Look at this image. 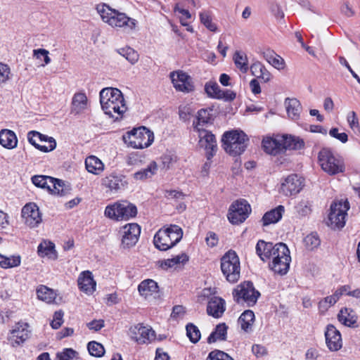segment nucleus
Returning <instances> with one entry per match:
<instances>
[{
    "mask_svg": "<svg viewBox=\"0 0 360 360\" xmlns=\"http://www.w3.org/2000/svg\"><path fill=\"white\" fill-rule=\"evenodd\" d=\"M100 103L105 114L115 120L122 118L127 110L123 94L117 88L103 89L100 91Z\"/></svg>",
    "mask_w": 360,
    "mask_h": 360,
    "instance_id": "1",
    "label": "nucleus"
},
{
    "mask_svg": "<svg viewBox=\"0 0 360 360\" xmlns=\"http://www.w3.org/2000/svg\"><path fill=\"white\" fill-rule=\"evenodd\" d=\"M96 11L103 22L112 27L125 28L132 30L136 25V20L129 18L125 13H120L105 4H98Z\"/></svg>",
    "mask_w": 360,
    "mask_h": 360,
    "instance_id": "2",
    "label": "nucleus"
},
{
    "mask_svg": "<svg viewBox=\"0 0 360 360\" xmlns=\"http://www.w3.org/2000/svg\"><path fill=\"white\" fill-rule=\"evenodd\" d=\"M183 236L182 229L177 225L160 229L155 235L153 243L158 250H167L179 243Z\"/></svg>",
    "mask_w": 360,
    "mask_h": 360,
    "instance_id": "3",
    "label": "nucleus"
},
{
    "mask_svg": "<svg viewBox=\"0 0 360 360\" xmlns=\"http://www.w3.org/2000/svg\"><path fill=\"white\" fill-rule=\"evenodd\" d=\"M248 141L247 135L240 130L226 131L222 137L224 150L232 156L242 154L247 148Z\"/></svg>",
    "mask_w": 360,
    "mask_h": 360,
    "instance_id": "4",
    "label": "nucleus"
},
{
    "mask_svg": "<svg viewBox=\"0 0 360 360\" xmlns=\"http://www.w3.org/2000/svg\"><path fill=\"white\" fill-rule=\"evenodd\" d=\"M319 162L321 169L329 175H335L345 172L342 158L334 153L329 148H323L319 153Z\"/></svg>",
    "mask_w": 360,
    "mask_h": 360,
    "instance_id": "5",
    "label": "nucleus"
},
{
    "mask_svg": "<svg viewBox=\"0 0 360 360\" xmlns=\"http://www.w3.org/2000/svg\"><path fill=\"white\" fill-rule=\"evenodd\" d=\"M124 142L134 148H144L150 146L154 141L153 133L145 127L128 131L123 136Z\"/></svg>",
    "mask_w": 360,
    "mask_h": 360,
    "instance_id": "6",
    "label": "nucleus"
},
{
    "mask_svg": "<svg viewBox=\"0 0 360 360\" xmlns=\"http://www.w3.org/2000/svg\"><path fill=\"white\" fill-rule=\"evenodd\" d=\"M291 257L287 245L283 243L274 245L273 260L270 269L276 274L285 275L288 271Z\"/></svg>",
    "mask_w": 360,
    "mask_h": 360,
    "instance_id": "7",
    "label": "nucleus"
},
{
    "mask_svg": "<svg viewBox=\"0 0 360 360\" xmlns=\"http://www.w3.org/2000/svg\"><path fill=\"white\" fill-rule=\"evenodd\" d=\"M349 209V203L347 199L334 201L330 205L328 226L333 229L343 228L346 223Z\"/></svg>",
    "mask_w": 360,
    "mask_h": 360,
    "instance_id": "8",
    "label": "nucleus"
},
{
    "mask_svg": "<svg viewBox=\"0 0 360 360\" xmlns=\"http://www.w3.org/2000/svg\"><path fill=\"white\" fill-rule=\"evenodd\" d=\"M221 269L226 280L231 283L238 281L240 278V260L234 251H228L221 259Z\"/></svg>",
    "mask_w": 360,
    "mask_h": 360,
    "instance_id": "9",
    "label": "nucleus"
},
{
    "mask_svg": "<svg viewBox=\"0 0 360 360\" xmlns=\"http://www.w3.org/2000/svg\"><path fill=\"white\" fill-rule=\"evenodd\" d=\"M234 300L237 303H246L248 307L254 306L260 296L253 283L250 281L241 283L233 291Z\"/></svg>",
    "mask_w": 360,
    "mask_h": 360,
    "instance_id": "10",
    "label": "nucleus"
},
{
    "mask_svg": "<svg viewBox=\"0 0 360 360\" xmlns=\"http://www.w3.org/2000/svg\"><path fill=\"white\" fill-rule=\"evenodd\" d=\"M250 205L245 200H236L229 207L228 219L233 224L243 223L250 213Z\"/></svg>",
    "mask_w": 360,
    "mask_h": 360,
    "instance_id": "11",
    "label": "nucleus"
},
{
    "mask_svg": "<svg viewBox=\"0 0 360 360\" xmlns=\"http://www.w3.org/2000/svg\"><path fill=\"white\" fill-rule=\"evenodd\" d=\"M128 335L138 344H148L155 339V331L152 328L141 323L131 326Z\"/></svg>",
    "mask_w": 360,
    "mask_h": 360,
    "instance_id": "12",
    "label": "nucleus"
},
{
    "mask_svg": "<svg viewBox=\"0 0 360 360\" xmlns=\"http://www.w3.org/2000/svg\"><path fill=\"white\" fill-rule=\"evenodd\" d=\"M304 186L303 179L297 174H292L283 179L281 183L279 193L290 197L300 192Z\"/></svg>",
    "mask_w": 360,
    "mask_h": 360,
    "instance_id": "13",
    "label": "nucleus"
},
{
    "mask_svg": "<svg viewBox=\"0 0 360 360\" xmlns=\"http://www.w3.org/2000/svg\"><path fill=\"white\" fill-rule=\"evenodd\" d=\"M169 77L174 89L183 93H190L194 91L195 86L193 79L187 73L179 70L170 72Z\"/></svg>",
    "mask_w": 360,
    "mask_h": 360,
    "instance_id": "14",
    "label": "nucleus"
},
{
    "mask_svg": "<svg viewBox=\"0 0 360 360\" xmlns=\"http://www.w3.org/2000/svg\"><path fill=\"white\" fill-rule=\"evenodd\" d=\"M122 246L129 248L136 245L141 233V227L135 223L126 224L121 229Z\"/></svg>",
    "mask_w": 360,
    "mask_h": 360,
    "instance_id": "15",
    "label": "nucleus"
},
{
    "mask_svg": "<svg viewBox=\"0 0 360 360\" xmlns=\"http://www.w3.org/2000/svg\"><path fill=\"white\" fill-rule=\"evenodd\" d=\"M21 214L25 223L30 228L38 226L42 221L39 209L34 202L26 204L22 209Z\"/></svg>",
    "mask_w": 360,
    "mask_h": 360,
    "instance_id": "16",
    "label": "nucleus"
},
{
    "mask_svg": "<svg viewBox=\"0 0 360 360\" xmlns=\"http://www.w3.org/2000/svg\"><path fill=\"white\" fill-rule=\"evenodd\" d=\"M198 132L199 145L207 151L208 160L212 158L217 151V141L215 136L205 129L196 130Z\"/></svg>",
    "mask_w": 360,
    "mask_h": 360,
    "instance_id": "17",
    "label": "nucleus"
},
{
    "mask_svg": "<svg viewBox=\"0 0 360 360\" xmlns=\"http://www.w3.org/2000/svg\"><path fill=\"white\" fill-rule=\"evenodd\" d=\"M326 342L330 351H338L342 347L340 333L333 325H328L325 332Z\"/></svg>",
    "mask_w": 360,
    "mask_h": 360,
    "instance_id": "18",
    "label": "nucleus"
},
{
    "mask_svg": "<svg viewBox=\"0 0 360 360\" xmlns=\"http://www.w3.org/2000/svg\"><path fill=\"white\" fill-rule=\"evenodd\" d=\"M28 324L18 323L11 331L10 340L13 347L22 344L29 338Z\"/></svg>",
    "mask_w": 360,
    "mask_h": 360,
    "instance_id": "19",
    "label": "nucleus"
},
{
    "mask_svg": "<svg viewBox=\"0 0 360 360\" xmlns=\"http://www.w3.org/2000/svg\"><path fill=\"white\" fill-rule=\"evenodd\" d=\"M77 283L79 288L87 295H91L96 290V283L89 271H82L79 274Z\"/></svg>",
    "mask_w": 360,
    "mask_h": 360,
    "instance_id": "20",
    "label": "nucleus"
},
{
    "mask_svg": "<svg viewBox=\"0 0 360 360\" xmlns=\"http://www.w3.org/2000/svg\"><path fill=\"white\" fill-rule=\"evenodd\" d=\"M102 185L111 191H117L124 188L127 185V181L124 176L112 173L102 179Z\"/></svg>",
    "mask_w": 360,
    "mask_h": 360,
    "instance_id": "21",
    "label": "nucleus"
},
{
    "mask_svg": "<svg viewBox=\"0 0 360 360\" xmlns=\"http://www.w3.org/2000/svg\"><path fill=\"white\" fill-rule=\"evenodd\" d=\"M41 137V133L36 131H31L27 134L29 142L39 150L47 153L53 150L56 147V142L53 138L49 139V146L37 143Z\"/></svg>",
    "mask_w": 360,
    "mask_h": 360,
    "instance_id": "22",
    "label": "nucleus"
},
{
    "mask_svg": "<svg viewBox=\"0 0 360 360\" xmlns=\"http://www.w3.org/2000/svg\"><path fill=\"white\" fill-rule=\"evenodd\" d=\"M225 311V302L218 297H212L208 302L207 311L209 315L215 318L221 316Z\"/></svg>",
    "mask_w": 360,
    "mask_h": 360,
    "instance_id": "23",
    "label": "nucleus"
},
{
    "mask_svg": "<svg viewBox=\"0 0 360 360\" xmlns=\"http://www.w3.org/2000/svg\"><path fill=\"white\" fill-rule=\"evenodd\" d=\"M284 104L288 117L292 120H297L302 111L300 102L295 98H287L285 100Z\"/></svg>",
    "mask_w": 360,
    "mask_h": 360,
    "instance_id": "24",
    "label": "nucleus"
},
{
    "mask_svg": "<svg viewBox=\"0 0 360 360\" xmlns=\"http://www.w3.org/2000/svg\"><path fill=\"white\" fill-rule=\"evenodd\" d=\"M88 99L85 94L77 93L74 95L71 103V112L79 115L87 108Z\"/></svg>",
    "mask_w": 360,
    "mask_h": 360,
    "instance_id": "25",
    "label": "nucleus"
},
{
    "mask_svg": "<svg viewBox=\"0 0 360 360\" xmlns=\"http://www.w3.org/2000/svg\"><path fill=\"white\" fill-rule=\"evenodd\" d=\"M274 245L272 243H266L262 240L258 241L256 245V252L263 261L273 259Z\"/></svg>",
    "mask_w": 360,
    "mask_h": 360,
    "instance_id": "26",
    "label": "nucleus"
},
{
    "mask_svg": "<svg viewBox=\"0 0 360 360\" xmlns=\"http://www.w3.org/2000/svg\"><path fill=\"white\" fill-rule=\"evenodd\" d=\"M0 144L8 149L15 148L18 144L15 134L9 129H1L0 131Z\"/></svg>",
    "mask_w": 360,
    "mask_h": 360,
    "instance_id": "27",
    "label": "nucleus"
},
{
    "mask_svg": "<svg viewBox=\"0 0 360 360\" xmlns=\"http://www.w3.org/2000/svg\"><path fill=\"white\" fill-rule=\"evenodd\" d=\"M284 212L285 208L283 205H278L277 207L266 212L262 219L263 226L277 223L281 219Z\"/></svg>",
    "mask_w": 360,
    "mask_h": 360,
    "instance_id": "28",
    "label": "nucleus"
},
{
    "mask_svg": "<svg viewBox=\"0 0 360 360\" xmlns=\"http://www.w3.org/2000/svg\"><path fill=\"white\" fill-rule=\"evenodd\" d=\"M250 70L252 75L262 79L264 82H267L271 79V73L259 61H255L253 63L250 65Z\"/></svg>",
    "mask_w": 360,
    "mask_h": 360,
    "instance_id": "29",
    "label": "nucleus"
},
{
    "mask_svg": "<svg viewBox=\"0 0 360 360\" xmlns=\"http://www.w3.org/2000/svg\"><path fill=\"white\" fill-rule=\"evenodd\" d=\"M121 221L129 220L137 214L136 205L128 201H119Z\"/></svg>",
    "mask_w": 360,
    "mask_h": 360,
    "instance_id": "30",
    "label": "nucleus"
},
{
    "mask_svg": "<svg viewBox=\"0 0 360 360\" xmlns=\"http://www.w3.org/2000/svg\"><path fill=\"white\" fill-rule=\"evenodd\" d=\"M85 166L89 172L96 175L100 174L104 170V164L94 155L86 158Z\"/></svg>",
    "mask_w": 360,
    "mask_h": 360,
    "instance_id": "31",
    "label": "nucleus"
},
{
    "mask_svg": "<svg viewBox=\"0 0 360 360\" xmlns=\"http://www.w3.org/2000/svg\"><path fill=\"white\" fill-rule=\"evenodd\" d=\"M264 58L273 67L278 70H283L285 68L284 60L274 51L266 49L262 53Z\"/></svg>",
    "mask_w": 360,
    "mask_h": 360,
    "instance_id": "32",
    "label": "nucleus"
},
{
    "mask_svg": "<svg viewBox=\"0 0 360 360\" xmlns=\"http://www.w3.org/2000/svg\"><path fill=\"white\" fill-rule=\"evenodd\" d=\"M37 252L41 257H47L51 259H56L57 258L55 245L50 241L44 240L41 242L38 246Z\"/></svg>",
    "mask_w": 360,
    "mask_h": 360,
    "instance_id": "33",
    "label": "nucleus"
},
{
    "mask_svg": "<svg viewBox=\"0 0 360 360\" xmlns=\"http://www.w3.org/2000/svg\"><path fill=\"white\" fill-rule=\"evenodd\" d=\"M138 290L141 296L147 297L158 291V283L152 279H146L141 282Z\"/></svg>",
    "mask_w": 360,
    "mask_h": 360,
    "instance_id": "34",
    "label": "nucleus"
},
{
    "mask_svg": "<svg viewBox=\"0 0 360 360\" xmlns=\"http://www.w3.org/2000/svg\"><path fill=\"white\" fill-rule=\"evenodd\" d=\"M264 150L271 155H276L281 152L278 136L275 138H266L262 141Z\"/></svg>",
    "mask_w": 360,
    "mask_h": 360,
    "instance_id": "35",
    "label": "nucleus"
},
{
    "mask_svg": "<svg viewBox=\"0 0 360 360\" xmlns=\"http://www.w3.org/2000/svg\"><path fill=\"white\" fill-rule=\"evenodd\" d=\"M188 261V256L185 253L176 255L171 259H165L161 262L160 266L163 269H168L169 268L177 267L180 265H184Z\"/></svg>",
    "mask_w": 360,
    "mask_h": 360,
    "instance_id": "36",
    "label": "nucleus"
},
{
    "mask_svg": "<svg viewBox=\"0 0 360 360\" xmlns=\"http://www.w3.org/2000/svg\"><path fill=\"white\" fill-rule=\"evenodd\" d=\"M158 171V165L155 162L152 161L146 168L142 169L133 174L136 180L144 181L151 178Z\"/></svg>",
    "mask_w": 360,
    "mask_h": 360,
    "instance_id": "37",
    "label": "nucleus"
},
{
    "mask_svg": "<svg viewBox=\"0 0 360 360\" xmlns=\"http://www.w3.org/2000/svg\"><path fill=\"white\" fill-rule=\"evenodd\" d=\"M51 187L49 192L58 196H65L70 191L69 185H66L63 181L55 178L53 179V184H51Z\"/></svg>",
    "mask_w": 360,
    "mask_h": 360,
    "instance_id": "38",
    "label": "nucleus"
},
{
    "mask_svg": "<svg viewBox=\"0 0 360 360\" xmlns=\"http://www.w3.org/2000/svg\"><path fill=\"white\" fill-rule=\"evenodd\" d=\"M281 151L284 150H295L300 147L302 142L296 141L295 137L288 135L278 136Z\"/></svg>",
    "mask_w": 360,
    "mask_h": 360,
    "instance_id": "39",
    "label": "nucleus"
},
{
    "mask_svg": "<svg viewBox=\"0 0 360 360\" xmlns=\"http://www.w3.org/2000/svg\"><path fill=\"white\" fill-rule=\"evenodd\" d=\"M37 295L40 300L49 304L54 302L56 298V293L45 285H41L37 288Z\"/></svg>",
    "mask_w": 360,
    "mask_h": 360,
    "instance_id": "40",
    "label": "nucleus"
},
{
    "mask_svg": "<svg viewBox=\"0 0 360 360\" xmlns=\"http://www.w3.org/2000/svg\"><path fill=\"white\" fill-rule=\"evenodd\" d=\"M235 65L243 73H246L249 69L247 55L242 51H236L233 56Z\"/></svg>",
    "mask_w": 360,
    "mask_h": 360,
    "instance_id": "41",
    "label": "nucleus"
},
{
    "mask_svg": "<svg viewBox=\"0 0 360 360\" xmlns=\"http://www.w3.org/2000/svg\"><path fill=\"white\" fill-rule=\"evenodd\" d=\"M228 327L225 323L218 324L214 331H213L207 338L209 343L216 342L217 340H225L226 339Z\"/></svg>",
    "mask_w": 360,
    "mask_h": 360,
    "instance_id": "42",
    "label": "nucleus"
},
{
    "mask_svg": "<svg viewBox=\"0 0 360 360\" xmlns=\"http://www.w3.org/2000/svg\"><path fill=\"white\" fill-rule=\"evenodd\" d=\"M254 321L255 314L251 310L245 311L238 319V322L240 324L241 328L246 332L251 330Z\"/></svg>",
    "mask_w": 360,
    "mask_h": 360,
    "instance_id": "43",
    "label": "nucleus"
},
{
    "mask_svg": "<svg viewBox=\"0 0 360 360\" xmlns=\"http://www.w3.org/2000/svg\"><path fill=\"white\" fill-rule=\"evenodd\" d=\"M211 119L210 111L206 109H201L198 112L196 121L193 123V127L195 130L203 129L201 126L210 122Z\"/></svg>",
    "mask_w": 360,
    "mask_h": 360,
    "instance_id": "44",
    "label": "nucleus"
},
{
    "mask_svg": "<svg viewBox=\"0 0 360 360\" xmlns=\"http://www.w3.org/2000/svg\"><path fill=\"white\" fill-rule=\"evenodd\" d=\"M53 177L49 176L36 175L32 178V182L37 187L46 189L48 191L51 189V184H53Z\"/></svg>",
    "mask_w": 360,
    "mask_h": 360,
    "instance_id": "45",
    "label": "nucleus"
},
{
    "mask_svg": "<svg viewBox=\"0 0 360 360\" xmlns=\"http://www.w3.org/2000/svg\"><path fill=\"white\" fill-rule=\"evenodd\" d=\"M205 91L207 96L211 98L221 99L223 97V91L220 89L219 85L215 82H207L205 85Z\"/></svg>",
    "mask_w": 360,
    "mask_h": 360,
    "instance_id": "46",
    "label": "nucleus"
},
{
    "mask_svg": "<svg viewBox=\"0 0 360 360\" xmlns=\"http://www.w3.org/2000/svg\"><path fill=\"white\" fill-rule=\"evenodd\" d=\"M119 207V201L114 202L113 204L108 205L105 209V216L112 220L121 221Z\"/></svg>",
    "mask_w": 360,
    "mask_h": 360,
    "instance_id": "47",
    "label": "nucleus"
},
{
    "mask_svg": "<svg viewBox=\"0 0 360 360\" xmlns=\"http://www.w3.org/2000/svg\"><path fill=\"white\" fill-rule=\"evenodd\" d=\"M20 262L21 259L19 255L8 257L0 254V266L2 268L8 269L18 266Z\"/></svg>",
    "mask_w": 360,
    "mask_h": 360,
    "instance_id": "48",
    "label": "nucleus"
},
{
    "mask_svg": "<svg viewBox=\"0 0 360 360\" xmlns=\"http://www.w3.org/2000/svg\"><path fill=\"white\" fill-rule=\"evenodd\" d=\"M349 309L345 308L340 310L338 314V320L340 323L347 326H352L356 323V317L349 313Z\"/></svg>",
    "mask_w": 360,
    "mask_h": 360,
    "instance_id": "49",
    "label": "nucleus"
},
{
    "mask_svg": "<svg viewBox=\"0 0 360 360\" xmlns=\"http://www.w3.org/2000/svg\"><path fill=\"white\" fill-rule=\"evenodd\" d=\"M118 53L124 57L132 65L135 64L139 58V53L131 47L120 49Z\"/></svg>",
    "mask_w": 360,
    "mask_h": 360,
    "instance_id": "50",
    "label": "nucleus"
},
{
    "mask_svg": "<svg viewBox=\"0 0 360 360\" xmlns=\"http://www.w3.org/2000/svg\"><path fill=\"white\" fill-rule=\"evenodd\" d=\"M87 349L89 354L96 357H101L105 354L103 345L96 341L89 342L87 345Z\"/></svg>",
    "mask_w": 360,
    "mask_h": 360,
    "instance_id": "51",
    "label": "nucleus"
},
{
    "mask_svg": "<svg viewBox=\"0 0 360 360\" xmlns=\"http://www.w3.org/2000/svg\"><path fill=\"white\" fill-rule=\"evenodd\" d=\"M304 243L308 250H313L319 246L321 240L316 233H312L304 238Z\"/></svg>",
    "mask_w": 360,
    "mask_h": 360,
    "instance_id": "52",
    "label": "nucleus"
},
{
    "mask_svg": "<svg viewBox=\"0 0 360 360\" xmlns=\"http://www.w3.org/2000/svg\"><path fill=\"white\" fill-rule=\"evenodd\" d=\"M186 334L190 340L193 342H198L200 339V332L198 327L193 323H188L186 326Z\"/></svg>",
    "mask_w": 360,
    "mask_h": 360,
    "instance_id": "53",
    "label": "nucleus"
},
{
    "mask_svg": "<svg viewBox=\"0 0 360 360\" xmlns=\"http://www.w3.org/2000/svg\"><path fill=\"white\" fill-rule=\"evenodd\" d=\"M206 360H234L231 356L221 350H214L209 353Z\"/></svg>",
    "mask_w": 360,
    "mask_h": 360,
    "instance_id": "54",
    "label": "nucleus"
},
{
    "mask_svg": "<svg viewBox=\"0 0 360 360\" xmlns=\"http://www.w3.org/2000/svg\"><path fill=\"white\" fill-rule=\"evenodd\" d=\"M200 22L210 31L215 32L217 29V25L212 22V19L208 13H201L200 15Z\"/></svg>",
    "mask_w": 360,
    "mask_h": 360,
    "instance_id": "55",
    "label": "nucleus"
},
{
    "mask_svg": "<svg viewBox=\"0 0 360 360\" xmlns=\"http://www.w3.org/2000/svg\"><path fill=\"white\" fill-rule=\"evenodd\" d=\"M143 156L139 153H131L127 158L128 165L140 166L143 162Z\"/></svg>",
    "mask_w": 360,
    "mask_h": 360,
    "instance_id": "56",
    "label": "nucleus"
},
{
    "mask_svg": "<svg viewBox=\"0 0 360 360\" xmlns=\"http://www.w3.org/2000/svg\"><path fill=\"white\" fill-rule=\"evenodd\" d=\"M49 51L44 49H39L33 51V55L37 59H40L41 57L44 58V64H41V66L44 67L48 65L51 62V58L49 56Z\"/></svg>",
    "mask_w": 360,
    "mask_h": 360,
    "instance_id": "57",
    "label": "nucleus"
},
{
    "mask_svg": "<svg viewBox=\"0 0 360 360\" xmlns=\"http://www.w3.org/2000/svg\"><path fill=\"white\" fill-rule=\"evenodd\" d=\"M77 354V352L71 348L65 349L63 352L57 354L56 360H72Z\"/></svg>",
    "mask_w": 360,
    "mask_h": 360,
    "instance_id": "58",
    "label": "nucleus"
},
{
    "mask_svg": "<svg viewBox=\"0 0 360 360\" xmlns=\"http://www.w3.org/2000/svg\"><path fill=\"white\" fill-rule=\"evenodd\" d=\"M347 120V122L349 123L350 128L352 130L360 131V126L359 124V120L356 117V114L354 111H352L348 114Z\"/></svg>",
    "mask_w": 360,
    "mask_h": 360,
    "instance_id": "59",
    "label": "nucleus"
},
{
    "mask_svg": "<svg viewBox=\"0 0 360 360\" xmlns=\"http://www.w3.org/2000/svg\"><path fill=\"white\" fill-rule=\"evenodd\" d=\"M64 313L62 310L57 311L54 313L53 319L51 323V326L54 329L59 328L63 323Z\"/></svg>",
    "mask_w": 360,
    "mask_h": 360,
    "instance_id": "60",
    "label": "nucleus"
},
{
    "mask_svg": "<svg viewBox=\"0 0 360 360\" xmlns=\"http://www.w3.org/2000/svg\"><path fill=\"white\" fill-rule=\"evenodd\" d=\"M329 134L330 136L339 140L342 143H345L348 141L347 134L345 132L339 133L338 128H332L329 131Z\"/></svg>",
    "mask_w": 360,
    "mask_h": 360,
    "instance_id": "61",
    "label": "nucleus"
},
{
    "mask_svg": "<svg viewBox=\"0 0 360 360\" xmlns=\"http://www.w3.org/2000/svg\"><path fill=\"white\" fill-rule=\"evenodd\" d=\"M338 300H339V297L337 295L336 292H335V293L333 295L328 296V297H325L323 300H321L319 302V307H328L332 306L334 304H335Z\"/></svg>",
    "mask_w": 360,
    "mask_h": 360,
    "instance_id": "62",
    "label": "nucleus"
},
{
    "mask_svg": "<svg viewBox=\"0 0 360 360\" xmlns=\"http://www.w3.org/2000/svg\"><path fill=\"white\" fill-rule=\"evenodd\" d=\"M10 73L9 67L6 64L0 63V84L9 79Z\"/></svg>",
    "mask_w": 360,
    "mask_h": 360,
    "instance_id": "63",
    "label": "nucleus"
},
{
    "mask_svg": "<svg viewBox=\"0 0 360 360\" xmlns=\"http://www.w3.org/2000/svg\"><path fill=\"white\" fill-rule=\"evenodd\" d=\"M104 321L102 319L93 320L92 321L87 323V327L89 329L94 331L100 330L102 328L104 327Z\"/></svg>",
    "mask_w": 360,
    "mask_h": 360,
    "instance_id": "64",
    "label": "nucleus"
}]
</instances>
